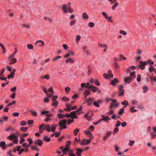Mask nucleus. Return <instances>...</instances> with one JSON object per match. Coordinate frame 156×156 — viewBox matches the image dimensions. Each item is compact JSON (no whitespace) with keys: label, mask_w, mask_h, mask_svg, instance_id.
Here are the masks:
<instances>
[{"label":"nucleus","mask_w":156,"mask_h":156,"mask_svg":"<svg viewBox=\"0 0 156 156\" xmlns=\"http://www.w3.org/2000/svg\"><path fill=\"white\" fill-rule=\"evenodd\" d=\"M151 136L153 138H156V133H151Z\"/></svg>","instance_id":"nucleus-61"},{"label":"nucleus","mask_w":156,"mask_h":156,"mask_svg":"<svg viewBox=\"0 0 156 156\" xmlns=\"http://www.w3.org/2000/svg\"><path fill=\"white\" fill-rule=\"evenodd\" d=\"M62 100L63 101H69L70 99L69 98H67L66 97H63L62 98Z\"/></svg>","instance_id":"nucleus-44"},{"label":"nucleus","mask_w":156,"mask_h":156,"mask_svg":"<svg viewBox=\"0 0 156 156\" xmlns=\"http://www.w3.org/2000/svg\"><path fill=\"white\" fill-rule=\"evenodd\" d=\"M155 69V68L153 67L152 66H150L149 68V70L151 72H152L153 70H154Z\"/></svg>","instance_id":"nucleus-58"},{"label":"nucleus","mask_w":156,"mask_h":156,"mask_svg":"<svg viewBox=\"0 0 156 156\" xmlns=\"http://www.w3.org/2000/svg\"><path fill=\"white\" fill-rule=\"evenodd\" d=\"M49 101V99L48 97H45L44 99V103H48Z\"/></svg>","instance_id":"nucleus-49"},{"label":"nucleus","mask_w":156,"mask_h":156,"mask_svg":"<svg viewBox=\"0 0 156 156\" xmlns=\"http://www.w3.org/2000/svg\"><path fill=\"white\" fill-rule=\"evenodd\" d=\"M43 90L44 92L46 94V95L47 97H51L52 96V94H48V90L47 89V88L44 87L43 88Z\"/></svg>","instance_id":"nucleus-16"},{"label":"nucleus","mask_w":156,"mask_h":156,"mask_svg":"<svg viewBox=\"0 0 156 156\" xmlns=\"http://www.w3.org/2000/svg\"><path fill=\"white\" fill-rule=\"evenodd\" d=\"M50 125L49 124L46 125L42 124L39 126V129L43 128L44 130H46L48 132L51 131L50 129Z\"/></svg>","instance_id":"nucleus-3"},{"label":"nucleus","mask_w":156,"mask_h":156,"mask_svg":"<svg viewBox=\"0 0 156 156\" xmlns=\"http://www.w3.org/2000/svg\"><path fill=\"white\" fill-rule=\"evenodd\" d=\"M58 101H55L53 102V103L52 104V105L54 107H56L58 105Z\"/></svg>","instance_id":"nucleus-57"},{"label":"nucleus","mask_w":156,"mask_h":156,"mask_svg":"<svg viewBox=\"0 0 156 156\" xmlns=\"http://www.w3.org/2000/svg\"><path fill=\"white\" fill-rule=\"evenodd\" d=\"M76 149L77 151L76 153L78 155V156H81V154L84 150L80 148H76Z\"/></svg>","instance_id":"nucleus-17"},{"label":"nucleus","mask_w":156,"mask_h":156,"mask_svg":"<svg viewBox=\"0 0 156 156\" xmlns=\"http://www.w3.org/2000/svg\"><path fill=\"white\" fill-rule=\"evenodd\" d=\"M111 100L112 101V103L109 106L110 108H111L113 107L115 108L118 106V104H116L115 105H114L115 103L116 102V100L112 99Z\"/></svg>","instance_id":"nucleus-11"},{"label":"nucleus","mask_w":156,"mask_h":156,"mask_svg":"<svg viewBox=\"0 0 156 156\" xmlns=\"http://www.w3.org/2000/svg\"><path fill=\"white\" fill-rule=\"evenodd\" d=\"M0 146L3 150H5L8 147L4 141H2L0 143Z\"/></svg>","instance_id":"nucleus-12"},{"label":"nucleus","mask_w":156,"mask_h":156,"mask_svg":"<svg viewBox=\"0 0 156 156\" xmlns=\"http://www.w3.org/2000/svg\"><path fill=\"white\" fill-rule=\"evenodd\" d=\"M51 119L49 117H47L46 118V119H44V121L46 122H49V121H51Z\"/></svg>","instance_id":"nucleus-45"},{"label":"nucleus","mask_w":156,"mask_h":156,"mask_svg":"<svg viewBox=\"0 0 156 156\" xmlns=\"http://www.w3.org/2000/svg\"><path fill=\"white\" fill-rule=\"evenodd\" d=\"M88 26L91 28L93 27L94 26V24L92 22H89L88 24Z\"/></svg>","instance_id":"nucleus-59"},{"label":"nucleus","mask_w":156,"mask_h":156,"mask_svg":"<svg viewBox=\"0 0 156 156\" xmlns=\"http://www.w3.org/2000/svg\"><path fill=\"white\" fill-rule=\"evenodd\" d=\"M14 75L10 73V74L9 75L7 76V78L8 79H12L14 77Z\"/></svg>","instance_id":"nucleus-41"},{"label":"nucleus","mask_w":156,"mask_h":156,"mask_svg":"<svg viewBox=\"0 0 156 156\" xmlns=\"http://www.w3.org/2000/svg\"><path fill=\"white\" fill-rule=\"evenodd\" d=\"M113 65L116 69H117L119 68V65L116 62H114L113 63Z\"/></svg>","instance_id":"nucleus-33"},{"label":"nucleus","mask_w":156,"mask_h":156,"mask_svg":"<svg viewBox=\"0 0 156 156\" xmlns=\"http://www.w3.org/2000/svg\"><path fill=\"white\" fill-rule=\"evenodd\" d=\"M81 36L80 35H77L76 38V41L77 43H78L79 41L80 40Z\"/></svg>","instance_id":"nucleus-40"},{"label":"nucleus","mask_w":156,"mask_h":156,"mask_svg":"<svg viewBox=\"0 0 156 156\" xmlns=\"http://www.w3.org/2000/svg\"><path fill=\"white\" fill-rule=\"evenodd\" d=\"M102 14L103 15V16H104L105 19H107V18L108 17V15L106 12H102Z\"/></svg>","instance_id":"nucleus-63"},{"label":"nucleus","mask_w":156,"mask_h":156,"mask_svg":"<svg viewBox=\"0 0 156 156\" xmlns=\"http://www.w3.org/2000/svg\"><path fill=\"white\" fill-rule=\"evenodd\" d=\"M83 108H82V106H81L76 111H73V112H71V113H73V112H79Z\"/></svg>","instance_id":"nucleus-55"},{"label":"nucleus","mask_w":156,"mask_h":156,"mask_svg":"<svg viewBox=\"0 0 156 156\" xmlns=\"http://www.w3.org/2000/svg\"><path fill=\"white\" fill-rule=\"evenodd\" d=\"M135 108V107H133L130 108V110L132 112H134L137 111V110L134 109Z\"/></svg>","instance_id":"nucleus-60"},{"label":"nucleus","mask_w":156,"mask_h":156,"mask_svg":"<svg viewBox=\"0 0 156 156\" xmlns=\"http://www.w3.org/2000/svg\"><path fill=\"white\" fill-rule=\"evenodd\" d=\"M71 3L69 2L66 5L65 4H63L62 6V9L64 13L67 14L68 12L67 11V7L69 8V7H70Z\"/></svg>","instance_id":"nucleus-6"},{"label":"nucleus","mask_w":156,"mask_h":156,"mask_svg":"<svg viewBox=\"0 0 156 156\" xmlns=\"http://www.w3.org/2000/svg\"><path fill=\"white\" fill-rule=\"evenodd\" d=\"M94 101V99L93 98L90 97L88 99H87L85 102H84V103H87L88 106H91L93 103Z\"/></svg>","instance_id":"nucleus-7"},{"label":"nucleus","mask_w":156,"mask_h":156,"mask_svg":"<svg viewBox=\"0 0 156 156\" xmlns=\"http://www.w3.org/2000/svg\"><path fill=\"white\" fill-rule=\"evenodd\" d=\"M121 104L124 105H126V106H127L128 104V102L126 100H125L123 102H122Z\"/></svg>","instance_id":"nucleus-46"},{"label":"nucleus","mask_w":156,"mask_h":156,"mask_svg":"<svg viewBox=\"0 0 156 156\" xmlns=\"http://www.w3.org/2000/svg\"><path fill=\"white\" fill-rule=\"evenodd\" d=\"M8 138L9 139L11 140L12 141L14 144H16L18 142V137L15 135H10L8 137Z\"/></svg>","instance_id":"nucleus-5"},{"label":"nucleus","mask_w":156,"mask_h":156,"mask_svg":"<svg viewBox=\"0 0 156 156\" xmlns=\"http://www.w3.org/2000/svg\"><path fill=\"white\" fill-rule=\"evenodd\" d=\"M98 45L101 48H104V49H103V51L104 52L106 51L107 49V46L106 44H99Z\"/></svg>","instance_id":"nucleus-23"},{"label":"nucleus","mask_w":156,"mask_h":156,"mask_svg":"<svg viewBox=\"0 0 156 156\" xmlns=\"http://www.w3.org/2000/svg\"><path fill=\"white\" fill-rule=\"evenodd\" d=\"M104 77L106 79H110L113 78V75L111 70H109L108 74L104 73L103 75Z\"/></svg>","instance_id":"nucleus-4"},{"label":"nucleus","mask_w":156,"mask_h":156,"mask_svg":"<svg viewBox=\"0 0 156 156\" xmlns=\"http://www.w3.org/2000/svg\"><path fill=\"white\" fill-rule=\"evenodd\" d=\"M136 69V67L134 66H130V67H129V68H128L127 70H126V71H127V73H129L130 71H131V69L132 70H133L134 69Z\"/></svg>","instance_id":"nucleus-25"},{"label":"nucleus","mask_w":156,"mask_h":156,"mask_svg":"<svg viewBox=\"0 0 156 156\" xmlns=\"http://www.w3.org/2000/svg\"><path fill=\"white\" fill-rule=\"evenodd\" d=\"M77 112H74L73 113H71V118H73V119H76L77 118Z\"/></svg>","instance_id":"nucleus-28"},{"label":"nucleus","mask_w":156,"mask_h":156,"mask_svg":"<svg viewBox=\"0 0 156 156\" xmlns=\"http://www.w3.org/2000/svg\"><path fill=\"white\" fill-rule=\"evenodd\" d=\"M8 119V117L7 116H5L2 117L0 119V123H2L4 122L7 121Z\"/></svg>","instance_id":"nucleus-20"},{"label":"nucleus","mask_w":156,"mask_h":156,"mask_svg":"<svg viewBox=\"0 0 156 156\" xmlns=\"http://www.w3.org/2000/svg\"><path fill=\"white\" fill-rule=\"evenodd\" d=\"M147 65V62L145 61L144 62L141 61L140 64L139 65V66L142 70H144L145 69V66Z\"/></svg>","instance_id":"nucleus-10"},{"label":"nucleus","mask_w":156,"mask_h":156,"mask_svg":"<svg viewBox=\"0 0 156 156\" xmlns=\"http://www.w3.org/2000/svg\"><path fill=\"white\" fill-rule=\"evenodd\" d=\"M8 60L9 61L10 65L14 64L17 62V59L15 58H11L9 59H8Z\"/></svg>","instance_id":"nucleus-14"},{"label":"nucleus","mask_w":156,"mask_h":156,"mask_svg":"<svg viewBox=\"0 0 156 156\" xmlns=\"http://www.w3.org/2000/svg\"><path fill=\"white\" fill-rule=\"evenodd\" d=\"M94 84L97 86H99L100 85V83L98 81V80L97 79H96L94 81Z\"/></svg>","instance_id":"nucleus-47"},{"label":"nucleus","mask_w":156,"mask_h":156,"mask_svg":"<svg viewBox=\"0 0 156 156\" xmlns=\"http://www.w3.org/2000/svg\"><path fill=\"white\" fill-rule=\"evenodd\" d=\"M80 144L81 145H87V143H86V140L84 139H83L80 142Z\"/></svg>","instance_id":"nucleus-35"},{"label":"nucleus","mask_w":156,"mask_h":156,"mask_svg":"<svg viewBox=\"0 0 156 156\" xmlns=\"http://www.w3.org/2000/svg\"><path fill=\"white\" fill-rule=\"evenodd\" d=\"M98 90V88L96 87H93L92 88V91L93 92H95Z\"/></svg>","instance_id":"nucleus-36"},{"label":"nucleus","mask_w":156,"mask_h":156,"mask_svg":"<svg viewBox=\"0 0 156 156\" xmlns=\"http://www.w3.org/2000/svg\"><path fill=\"white\" fill-rule=\"evenodd\" d=\"M30 112H31L32 115L34 117H36L37 115V114L36 111H30Z\"/></svg>","instance_id":"nucleus-39"},{"label":"nucleus","mask_w":156,"mask_h":156,"mask_svg":"<svg viewBox=\"0 0 156 156\" xmlns=\"http://www.w3.org/2000/svg\"><path fill=\"white\" fill-rule=\"evenodd\" d=\"M41 78L42 79H45L47 80H48L50 78V75L49 74H47L44 76H41Z\"/></svg>","instance_id":"nucleus-27"},{"label":"nucleus","mask_w":156,"mask_h":156,"mask_svg":"<svg viewBox=\"0 0 156 156\" xmlns=\"http://www.w3.org/2000/svg\"><path fill=\"white\" fill-rule=\"evenodd\" d=\"M123 86L121 85L119 87V96H123L124 94V90L123 89Z\"/></svg>","instance_id":"nucleus-9"},{"label":"nucleus","mask_w":156,"mask_h":156,"mask_svg":"<svg viewBox=\"0 0 156 156\" xmlns=\"http://www.w3.org/2000/svg\"><path fill=\"white\" fill-rule=\"evenodd\" d=\"M129 142L128 144V145L131 146H132L133 145V144L135 142L133 140H129Z\"/></svg>","instance_id":"nucleus-51"},{"label":"nucleus","mask_w":156,"mask_h":156,"mask_svg":"<svg viewBox=\"0 0 156 156\" xmlns=\"http://www.w3.org/2000/svg\"><path fill=\"white\" fill-rule=\"evenodd\" d=\"M112 19V17L110 16H108L107 19H105L107 20V21L108 22L112 23L113 22V21Z\"/></svg>","instance_id":"nucleus-31"},{"label":"nucleus","mask_w":156,"mask_h":156,"mask_svg":"<svg viewBox=\"0 0 156 156\" xmlns=\"http://www.w3.org/2000/svg\"><path fill=\"white\" fill-rule=\"evenodd\" d=\"M119 33L120 34L124 36H126L127 35V33L125 31L122 30H120L119 31Z\"/></svg>","instance_id":"nucleus-37"},{"label":"nucleus","mask_w":156,"mask_h":156,"mask_svg":"<svg viewBox=\"0 0 156 156\" xmlns=\"http://www.w3.org/2000/svg\"><path fill=\"white\" fill-rule=\"evenodd\" d=\"M68 9V12L70 13H72L73 12V9L71 7H69Z\"/></svg>","instance_id":"nucleus-62"},{"label":"nucleus","mask_w":156,"mask_h":156,"mask_svg":"<svg viewBox=\"0 0 156 156\" xmlns=\"http://www.w3.org/2000/svg\"><path fill=\"white\" fill-rule=\"evenodd\" d=\"M62 151L63 152L69 151V148L68 147L65 146V147L63 148Z\"/></svg>","instance_id":"nucleus-52"},{"label":"nucleus","mask_w":156,"mask_h":156,"mask_svg":"<svg viewBox=\"0 0 156 156\" xmlns=\"http://www.w3.org/2000/svg\"><path fill=\"white\" fill-rule=\"evenodd\" d=\"M102 117H103L102 119H100V121H104L105 122H108L109 120L111 119L110 118H109L108 116H106L105 117H104V115H102Z\"/></svg>","instance_id":"nucleus-21"},{"label":"nucleus","mask_w":156,"mask_h":156,"mask_svg":"<svg viewBox=\"0 0 156 156\" xmlns=\"http://www.w3.org/2000/svg\"><path fill=\"white\" fill-rule=\"evenodd\" d=\"M101 101H98L97 102L96 101H94L93 102V105H94L96 107H100V105L99 104V103H101Z\"/></svg>","instance_id":"nucleus-26"},{"label":"nucleus","mask_w":156,"mask_h":156,"mask_svg":"<svg viewBox=\"0 0 156 156\" xmlns=\"http://www.w3.org/2000/svg\"><path fill=\"white\" fill-rule=\"evenodd\" d=\"M66 106L67 107L66 109H64L65 110L67 111H70L72 110H73L76 109L77 108V106H75L71 108V105L67 103L66 104Z\"/></svg>","instance_id":"nucleus-8"},{"label":"nucleus","mask_w":156,"mask_h":156,"mask_svg":"<svg viewBox=\"0 0 156 156\" xmlns=\"http://www.w3.org/2000/svg\"><path fill=\"white\" fill-rule=\"evenodd\" d=\"M51 130H50L52 132L54 133L55 132V131L56 129V126L54 125H52L51 126Z\"/></svg>","instance_id":"nucleus-34"},{"label":"nucleus","mask_w":156,"mask_h":156,"mask_svg":"<svg viewBox=\"0 0 156 156\" xmlns=\"http://www.w3.org/2000/svg\"><path fill=\"white\" fill-rule=\"evenodd\" d=\"M135 72H133L130 73V77L124 78V81L126 83H129L131 82V80L135 79L136 78Z\"/></svg>","instance_id":"nucleus-1"},{"label":"nucleus","mask_w":156,"mask_h":156,"mask_svg":"<svg viewBox=\"0 0 156 156\" xmlns=\"http://www.w3.org/2000/svg\"><path fill=\"white\" fill-rule=\"evenodd\" d=\"M82 15L83 18L84 20H87L89 18L88 15L86 12H84L83 13Z\"/></svg>","instance_id":"nucleus-19"},{"label":"nucleus","mask_w":156,"mask_h":156,"mask_svg":"<svg viewBox=\"0 0 156 156\" xmlns=\"http://www.w3.org/2000/svg\"><path fill=\"white\" fill-rule=\"evenodd\" d=\"M148 90V87L147 86H145L143 88V92L145 93Z\"/></svg>","instance_id":"nucleus-38"},{"label":"nucleus","mask_w":156,"mask_h":156,"mask_svg":"<svg viewBox=\"0 0 156 156\" xmlns=\"http://www.w3.org/2000/svg\"><path fill=\"white\" fill-rule=\"evenodd\" d=\"M112 132L111 131L107 132L106 134L104 136L103 139V140H105L111 135Z\"/></svg>","instance_id":"nucleus-13"},{"label":"nucleus","mask_w":156,"mask_h":156,"mask_svg":"<svg viewBox=\"0 0 156 156\" xmlns=\"http://www.w3.org/2000/svg\"><path fill=\"white\" fill-rule=\"evenodd\" d=\"M28 128L27 127H21L20 129V131L23 132H26Z\"/></svg>","instance_id":"nucleus-32"},{"label":"nucleus","mask_w":156,"mask_h":156,"mask_svg":"<svg viewBox=\"0 0 156 156\" xmlns=\"http://www.w3.org/2000/svg\"><path fill=\"white\" fill-rule=\"evenodd\" d=\"M119 129L118 127H116L115 129H114L113 132V134H115L117 132H118L119 131Z\"/></svg>","instance_id":"nucleus-54"},{"label":"nucleus","mask_w":156,"mask_h":156,"mask_svg":"<svg viewBox=\"0 0 156 156\" xmlns=\"http://www.w3.org/2000/svg\"><path fill=\"white\" fill-rule=\"evenodd\" d=\"M34 143L35 144L38 145L40 146H41L43 144L42 140L40 139H38L36 140L34 142Z\"/></svg>","instance_id":"nucleus-18"},{"label":"nucleus","mask_w":156,"mask_h":156,"mask_svg":"<svg viewBox=\"0 0 156 156\" xmlns=\"http://www.w3.org/2000/svg\"><path fill=\"white\" fill-rule=\"evenodd\" d=\"M84 133L85 134L87 135V136L90 137L91 138H93L94 137L93 136L92 134V133L90 132V131L89 130H85L84 131Z\"/></svg>","instance_id":"nucleus-15"},{"label":"nucleus","mask_w":156,"mask_h":156,"mask_svg":"<svg viewBox=\"0 0 156 156\" xmlns=\"http://www.w3.org/2000/svg\"><path fill=\"white\" fill-rule=\"evenodd\" d=\"M84 116L88 120H90L91 119L90 116H89L87 114H86Z\"/></svg>","instance_id":"nucleus-64"},{"label":"nucleus","mask_w":156,"mask_h":156,"mask_svg":"<svg viewBox=\"0 0 156 156\" xmlns=\"http://www.w3.org/2000/svg\"><path fill=\"white\" fill-rule=\"evenodd\" d=\"M58 98V96L57 95L54 96L52 98V102L57 101L56 100Z\"/></svg>","instance_id":"nucleus-43"},{"label":"nucleus","mask_w":156,"mask_h":156,"mask_svg":"<svg viewBox=\"0 0 156 156\" xmlns=\"http://www.w3.org/2000/svg\"><path fill=\"white\" fill-rule=\"evenodd\" d=\"M74 62V60L73 58H68L66 61L67 63L69 62L70 63H73Z\"/></svg>","instance_id":"nucleus-29"},{"label":"nucleus","mask_w":156,"mask_h":156,"mask_svg":"<svg viewBox=\"0 0 156 156\" xmlns=\"http://www.w3.org/2000/svg\"><path fill=\"white\" fill-rule=\"evenodd\" d=\"M79 131V129H75L73 131V134L75 136H76L77 133Z\"/></svg>","instance_id":"nucleus-42"},{"label":"nucleus","mask_w":156,"mask_h":156,"mask_svg":"<svg viewBox=\"0 0 156 156\" xmlns=\"http://www.w3.org/2000/svg\"><path fill=\"white\" fill-rule=\"evenodd\" d=\"M43 140L45 141L48 142L50 141L51 138L46 136L43 138Z\"/></svg>","instance_id":"nucleus-30"},{"label":"nucleus","mask_w":156,"mask_h":156,"mask_svg":"<svg viewBox=\"0 0 156 156\" xmlns=\"http://www.w3.org/2000/svg\"><path fill=\"white\" fill-rule=\"evenodd\" d=\"M66 124L67 122L65 119L61 120L58 123V126L61 127L62 129H65L67 128Z\"/></svg>","instance_id":"nucleus-2"},{"label":"nucleus","mask_w":156,"mask_h":156,"mask_svg":"<svg viewBox=\"0 0 156 156\" xmlns=\"http://www.w3.org/2000/svg\"><path fill=\"white\" fill-rule=\"evenodd\" d=\"M65 90L66 94H68L70 91V88L69 87H67L65 88Z\"/></svg>","instance_id":"nucleus-56"},{"label":"nucleus","mask_w":156,"mask_h":156,"mask_svg":"<svg viewBox=\"0 0 156 156\" xmlns=\"http://www.w3.org/2000/svg\"><path fill=\"white\" fill-rule=\"evenodd\" d=\"M90 91L89 90H86L84 92H83V94L84 95V96L85 98H86L87 96L88 95L90 94Z\"/></svg>","instance_id":"nucleus-24"},{"label":"nucleus","mask_w":156,"mask_h":156,"mask_svg":"<svg viewBox=\"0 0 156 156\" xmlns=\"http://www.w3.org/2000/svg\"><path fill=\"white\" fill-rule=\"evenodd\" d=\"M30 145L28 144H27V143H24L22 144V146L23 147H25L26 148H28L29 146Z\"/></svg>","instance_id":"nucleus-50"},{"label":"nucleus","mask_w":156,"mask_h":156,"mask_svg":"<svg viewBox=\"0 0 156 156\" xmlns=\"http://www.w3.org/2000/svg\"><path fill=\"white\" fill-rule=\"evenodd\" d=\"M61 58H62V57L61 56H58L55 57V58H53L52 59V61H56L58 59Z\"/></svg>","instance_id":"nucleus-53"},{"label":"nucleus","mask_w":156,"mask_h":156,"mask_svg":"<svg viewBox=\"0 0 156 156\" xmlns=\"http://www.w3.org/2000/svg\"><path fill=\"white\" fill-rule=\"evenodd\" d=\"M119 80L116 78L114 79L110 83V84L112 85H115L116 84L119 82Z\"/></svg>","instance_id":"nucleus-22"},{"label":"nucleus","mask_w":156,"mask_h":156,"mask_svg":"<svg viewBox=\"0 0 156 156\" xmlns=\"http://www.w3.org/2000/svg\"><path fill=\"white\" fill-rule=\"evenodd\" d=\"M27 48L30 49H33V46L31 44H28L27 45Z\"/></svg>","instance_id":"nucleus-48"}]
</instances>
